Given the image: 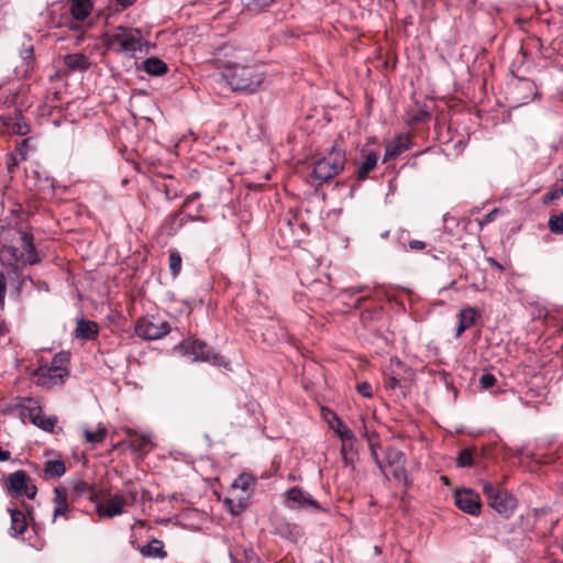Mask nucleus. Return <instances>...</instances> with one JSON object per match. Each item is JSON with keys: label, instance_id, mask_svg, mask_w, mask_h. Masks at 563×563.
Returning <instances> with one entry per match:
<instances>
[{"label": "nucleus", "instance_id": "obj_37", "mask_svg": "<svg viewBox=\"0 0 563 563\" xmlns=\"http://www.w3.org/2000/svg\"><path fill=\"white\" fill-rule=\"evenodd\" d=\"M457 465L460 467H466L473 465V454L470 450L465 449L460 452L457 457Z\"/></svg>", "mask_w": 563, "mask_h": 563}, {"label": "nucleus", "instance_id": "obj_21", "mask_svg": "<svg viewBox=\"0 0 563 563\" xmlns=\"http://www.w3.org/2000/svg\"><path fill=\"white\" fill-rule=\"evenodd\" d=\"M323 417L327 420L329 427L340 437H350L352 430L339 418V416L332 410H324Z\"/></svg>", "mask_w": 563, "mask_h": 563}, {"label": "nucleus", "instance_id": "obj_51", "mask_svg": "<svg viewBox=\"0 0 563 563\" xmlns=\"http://www.w3.org/2000/svg\"><path fill=\"white\" fill-rule=\"evenodd\" d=\"M490 262H492V264H493L495 267H497L498 269H503V266H501L500 264H498L496 261L492 260Z\"/></svg>", "mask_w": 563, "mask_h": 563}, {"label": "nucleus", "instance_id": "obj_33", "mask_svg": "<svg viewBox=\"0 0 563 563\" xmlns=\"http://www.w3.org/2000/svg\"><path fill=\"white\" fill-rule=\"evenodd\" d=\"M169 269L173 277H177L181 271V256L177 251L169 252Z\"/></svg>", "mask_w": 563, "mask_h": 563}, {"label": "nucleus", "instance_id": "obj_20", "mask_svg": "<svg viewBox=\"0 0 563 563\" xmlns=\"http://www.w3.org/2000/svg\"><path fill=\"white\" fill-rule=\"evenodd\" d=\"M478 314V311L470 306L461 309L459 313V327L456 329L455 336L460 338L465 330L470 329L475 323Z\"/></svg>", "mask_w": 563, "mask_h": 563}, {"label": "nucleus", "instance_id": "obj_9", "mask_svg": "<svg viewBox=\"0 0 563 563\" xmlns=\"http://www.w3.org/2000/svg\"><path fill=\"white\" fill-rule=\"evenodd\" d=\"M7 483L9 490L13 496H24L29 499H33L36 496L37 488L24 471H16L10 474Z\"/></svg>", "mask_w": 563, "mask_h": 563}, {"label": "nucleus", "instance_id": "obj_53", "mask_svg": "<svg viewBox=\"0 0 563 563\" xmlns=\"http://www.w3.org/2000/svg\"><path fill=\"white\" fill-rule=\"evenodd\" d=\"M443 482L444 483H448V478L446 477H442Z\"/></svg>", "mask_w": 563, "mask_h": 563}, {"label": "nucleus", "instance_id": "obj_24", "mask_svg": "<svg viewBox=\"0 0 563 563\" xmlns=\"http://www.w3.org/2000/svg\"><path fill=\"white\" fill-rule=\"evenodd\" d=\"M54 519L64 516L68 511L67 493L64 488L54 489Z\"/></svg>", "mask_w": 563, "mask_h": 563}, {"label": "nucleus", "instance_id": "obj_28", "mask_svg": "<svg viewBox=\"0 0 563 563\" xmlns=\"http://www.w3.org/2000/svg\"><path fill=\"white\" fill-rule=\"evenodd\" d=\"M143 68L147 74L154 76H161L167 71V65L156 57H151L144 60Z\"/></svg>", "mask_w": 563, "mask_h": 563}, {"label": "nucleus", "instance_id": "obj_32", "mask_svg": "<svg viewBox=\"0 0 563 563\" xmlns=\"http://www.w3.org/2000/svg\"><path fill=\"white\" fill-rule=\"evenodd\" d=\"M254 479L252 476L243 474L239 476L234 483L232 484L231 494H234L236 489H241L243 493H246L251 485L253 484Z\"/></svg>", "mask_w": 563, "mask_h": 563}, {"label": "nucleus", "instance_id": "obj_11", "mask_svg": "<svg viewBox=\"0 0 563 563\" xmlns=\"http://www.w3.org/2000/svg\"><path fill=\"white\" fill-rule=\"evenodd\" d=\"M455 505L464 512L476 516L481 511L479 495L472 489H460L455 493Z\"/></svg>", "mask_w": 563, "mask_h": 563}, {"label": "nucleus", "instance_id": "obj_4", "mask_svg": "<svg viewBox=\"0 0 563 563\" xmlns=\"http://www.w3.org/2000/svg\"><path fill=\"white\" fill-rule=\"evenodd\" d=\"M68 353L62 352L54 356L51 365L40 366L33 374L36 385L51 388L64 383L68 376Z\"/></svg>", "mask_w": 563, "mask_h": 563}, {"label": "nucleus", "instance_id": "obj_25", "mask_svg": "<svg viewBox=\"0 0 563 563\" xmlns=\"http://www.w3.org/2000/svg\"><path fill=\"white\" fill-rule=\"evenodd\" d=\"M340 439L342 441V445H341L342 459L346 465L352 464L353 460H354V455H355V442H356L355 435L353 434V432H351L349 439H347V437L346 438L342 437Z\"/></svg>", "mask_w": 563, "mask_h": 563}, {"label": "nucleus", "instance_id": "obj_48", "mask_svg": "<svg viewBox=\"0 0 563 563\" xmlns=\"http://www.w3.org/2000/svg\"><path fill=\"white\" fill-rule=\"evenodd\" d=\"M11 457V453L10 451L8 450H3L1 446H0V461L1 462H5L8 460H10Z\"/></svg>", "mask_w": 563, "mask_h": 563}, {"label": "nucleus", "instance_id": "obj_22", "mask_svg": "<svg viewBox=\"0 0 563 563\" xmlns=\"http://www.w3.org/2000/svg\"><path fill=\"white\" fill-rule=\"evenodd\" d=\"M362 158L363 162L357 168V177L360 179H365L368 173L376 167L378 157L373 151H363Z\"/></svg>", "mask_w": 563, "mask_h": 563}, {"label": "nucleus", "instance_id": "obj_31", "mask_svg": "<svg viewBox=\"0 0 563 563\" xmlns=\"http://www.w3.org/2000/svg\"><path fill=\"white\" fill-rule=\"evenodd\" d=\"M44 472L49 477H60L66 472V465L62 460H48L45 463Z\"/></svg>", "mask_w": 563, "mask_h": 563}, {"label": "nucleus", "instance_id": "obj_30", "mask_svg": "<svg viewBox=\"0 0 563 563\" xmlns=\"http://www.w3.org/2000/svg\"><path fill=\"white\" fill-rule=\"evenodd\" d=\"M84 438L87 443L92 445L102 442L107 435V428L102 424H98L96 431H91L87 428L84 429Z\"/></svg>", "mask_w": 563, "mask_h": 563}, {"label": "nucleus", "instance_id": "obj_10", "mask_svg": "<svg viewBox=\"0 0 563 563\" xmlns=\"http://www.w3.org/2000/svg\"><path fill=\"white\" fill-rule=\"evenodd\" d=\"M21 85L18 82H7L0 86V103L8 106H15L19 111L27 107L24 100V89H20Z\"/></svg>", "mask_w": 563, "mask_h": 563}, {"label": "nucleus", "instance_id": "obj_6", "mask_svg": "<svg viewBox=\"0 0 563 563\" xmlns=\"http://www.w3.org/2000/svg\"><path fill=\"white\" fill-rule=\"evenodd\" d=\"M483 490L487 497L488 505L500 515L508 517L517 506L516 498L498 486L484 482Z\"/></svg>", "mask_w": 563, "mask_h": 563}, {"label": "nucleus", "instance_id": "obj_16", "mask_svg": "<svg viewBox=\"0 0 563 563\" xmlns=\"http://www.w3.org/2000/svg\"><path fill=\"white\" fill-rule=\"evenodd\" d=\"M187 349H190V353L195 355V361H206L212 362L217 365L224 364V361L221 356L212 354L211 351L207 347L203 342L194 340L192 342H188Z\"/></svg>", "mask_w": 563, "mask_h": 563}, {"label": "nucleus", "instance_id": "obj_49", "mask_svg": "<svg viewBox=\"0 0 563 563\" xmlns=\"http://www.w3.org/2000/svg\"><path fill=\"white\" fill-rule=\"evenodd\" d=\"M366 289V287H351L346 290H344L345 294H349V295H355L357 292H362Z\"/></svg>", "mask_w": 563, "mask_h": 563}, {"label": "nucleus", "instance_id": "obj_35", "mask_svg": "<svg viewBox=\"0 0 563 563\" xmlns=\"http://www.w3.org/2000/svg\"><path fill=\"white\" fill-rule=\"evenodd\" d=\"M386 460H387L388 465L390 466V465L404 463L405 456L400 451L389 449L386 452Z\"/></svg>", "mask_w": 563, "mask_h": 563}, {"label": "nucleus", "instance_id": "obj_41", "mask_svg": "<svg viewBox=\"0 0 563 563\" xmlns=\"http://www.w3.org/2000/svg\"><path fill=\"white\" fill-rule=\"evenodd\" d=\"M479 383H481L482 388L488 389V388L493 387L496 384V378L492 374H484L481 377Z\"/></svg>", "mask_w": 563, "mask_h": 563}, {"label": "nucleus", "instance_id": "obj_26", "mask_svg": "<svg viewBox=\"0 0 563 563\" xmlns=\"http://www.w3.org/2000/svg\"><path fill=\"white\" fill-rule=\"evenodd\" d=\"M11 516V531L13 534H22L26 530L27 521L25 515L18 509H9Z\"/></svg>", "mask_w": 563, "mask_h": 563}, {"label": "nucleus", "instance_id": "obj_42", "mask_svg": "<svg viewBox=\"0 0 563 563\" xmlns=\"http://www.w3.org/2000/svg\"><path fill=\"white\" fill-rule=\"evenodd\" d=\"M368 442H369V446H371V450H372V455H373L377 466L379 467V470L382 472L385 473L383 463L378 460L377 453H376L375 448H374L375 446L374 437H368Z\"/></svg>", "mask_w": 563, "mask_h": 563}, {"label": "nucleus", "instance_id": "obj_46", "mask_svg": "<svg viewBox=\"0 0 563 563\" xmlns=\"http://www.w3.org/2000/svg\"><path fill=\"white\" fill-rule=\"evenodd\" d=\"M409 247L411 250H423L426 247V244L422 241L413 240L409 243Z\"/></svg>", "mask_w": 563, "mask_h": 563}, {"label": "nucleus", "instance_id": "obj_19", "mask_svg": "<svg viewBox=\"0 0 563 563\" xmlns=\"http://www.w3.org/2000/svg\"><path fill=\"white\" fill-rule=\"evenodd\" d=\"M128 445L131 450L141 454L148 453L153 448L152 439L148 434H137L134 431L129 430Z\"/></svg>", "mask_w": 563, "mask_h": 563}, {"label": "nucleus", "instance_id": "obj_8", "mask_svg": "<svg viewBox=\"0 0 563 563\" xmlns=\"http://www.w3.org/2000/svg\"><path fill=\"white\" fill-rule=\"evenodd\" d=\"M170 328L167 321L157 316L141 318L135 324V333L145 340H157L166 335Z\"/></svg>", "mask_w": 563, "mask_h": 563}, {"label": "nucleus", "instance_id": "obj_39", "mask_svg": "<svg viewBox=\"0 0 563 563\" xmlns=\"http://www.w3.org/2000/svg\"><path fill=\"white\" fill-rule=\"evenodd\" d=\"M356 389L363 397L371 398L373 396V388L366 382L357 384Z\"/></svg>", "mask_w": 563, "mask_h": 563}, {"label": "nucleus", "instance_id": "obj_2", "mask_svg": "<svg viewBox=\"0 0 563 563\" xmlns=\"http://www.w3.org/2000/svg\"><path fill=\"white\" fill-rule=\"evenodd\" d=\"M103 42L109 49L129 57H134L137 52L141 53L145 45L140 30L125 26L109 30L103 35Z\"/></svg>", "mask_w": 563, "mask_h": 563}, {"label": "nucleus", "instance_id": "obj_50", "mask_svg": "<svg viewBox=\"0 0 563 563\" xmlns=\"http://www.w3.org/2000/svg\"><path fill=\"white\" fill-rule=\"evenodd\" d=\"M119 3H121L122 5H130L134 2V0H117Z\"/></svg>", "mask_w": 563, "mask_h": 563}, {"label": "nucleus", "instance_id": "obj_29", "mask_svg": "<svg viewBox=\"0 0 563 563\" xmlns=\"http://www.w3.org/2000/svg\"><path fill=\"white\" fill-rule=\"evenodd\" d=\"M141 554L143 556L163 558L165 556L164 545L162 541L153 539L146 545L141 548Z\"/></svg>", "mask_w": 563, "mask_h": 563}, {"label": "nucleus", "instance_id": "obj_40", "mask_svg": "<svg viewBox=\"0 0 563 563\" xmlns=\"http://www.w3.org/2000/svg\"><path fill=\"white\" fill-rule=\"evenodd\" d=\"M390 467H393V476L396 479H404L406 477L405 462L390 465Z\"/></svg>", "mask_w": 563, "mask_h": 563}, {"label": "nucleus", "instance_id": "obj_12", "mask_svg": "<svg viewBox=\"0 0 563 563\" xmlns=\"http://www.w3.org/2000/svg\"><path fill=\"white\" fill-rule=\"evenodd\" d=\"M129 504L128 499L121 494H114L108 500L97 505V511L100 517L112 518L124 512V507Z\"/></svg>", "mask_w": 563, "mask_h": 563}, {"label": "nucleus", "instance_id": "obj_38", "mask_svg": "<svg viewBox=\"0 0 563 563\" xmlns=\"http://www.w3.org/2000/svg\"><path fill=\"white\" fill-rule=\"evenodd\" d=\"M33 55V47L32 46H27L26 48H24L23 53H22V57L23 59L25 60V68L23 70H18V75H21V76H26L29 70L31 69V63H30V59Z\"/></svg>", "mask_w": 563, "mask_h": 563}, {"label": "nucleus", "instance_id": "obj_54", "mask_svg": "<svg viewBox=\"0 0 563 563\" xmlns=\"http://www.w3.org/2000/svg\"><path fill=\"white\" fill-rule=\"evenodd\" d=\"M135 499V495H132L131 496V501H133Z\"/></svg>", "mask_w": 563, "mask_h": 563}, {"label": "nucleus", "instance_id": "obj_13", "mask_svg": "<svg viewBox=\"0 0 563 563\" xmlns=\"http://www.w3.org/2000/svg\"><path fill=\"white\" fill-rule=\"evenodd\" d=\"M29 131V124L24 121L20 112L14 117H0V134L26 135Z\"/></svg>", "mask_w": 563, "mask_h": 563}, {"label": "nucleus", "instance_id": "obj_15", "mask_svg": "<svg viewBox=\"0 0 563 563\" xmlns=\"http://www.w3.org/2000/svg\"><path fill=\"white\" fill-rule=\"evenodd\" d=\"M69 10L73 18L70 26L78 27L79 23H82L89 18L92 10V2L91 0H71Z\"/></svg>", "mask_w": 563, "mask_h": 563}, {"label": "nucleus", "instance_id": "obj_7", "mask_svg": "<svg viewBox=\"0 0 563 563\" xmlns=\"http://www.w3.org/2000/svg\"><path fill=\"white\" fill-rule=\"evenodd\" d=\"M21 413L27 417L30 421L44 431H53L57 418L53 416H45L38 401L32 398H22L19 402Z\"/></svg>", "mask_w": 563, "mask_h": 563}, {"label": "nucleus", "instance_id": "obj_52", "mask_svg": "<svg viewBox=\"0 0 563 563\" xmlns=\"http://www.w3.org/2000/svg\"><path fill=\"white\" fill-rule=\"evenodd\" d=\"M560 197L563 196V187L558 189Z\"/></svg>", "mask_w": 563, "mask_h": 563}, {"label": "nucleus", "instance_id": "obj_3", "mask_svg": "<svg viewBox=\"0 0 563 563\" xmlns=\"http://www.w3.org/2000/svg\"><path fill=\"white\" fill-rule=\"evenodd\" d=\"M0 261L2 265L9 267L32 265L40 262V256L33 244V238L22 232L14 245H4L1 249Z\"/></svg>", "mask_w": 563, "mask_h": 563}, {"label": "nucleus", "instance_id": "obj_34", "mask_svg": "<svg viewBox=\"0 0 563 563\" xmlns=\"http://www.w3.org/2000/svg\"><path fill=\"white\" fill-rule=\"evenodd\" d=\"M225 503L228 504L230 511L233 515H238L246 507V497H239L236 501L234 497H228L225 498Z\"/></svg>", "mask_w": 563, "mask_h": 563}, {"label": "nucleus", "instance_id": "obj_17", "mask_svg": "<svg viewBox=\"0 0 563 563\" xmlns=\"http://www.w3.org/2000/svg\"><path fill=\"white\" fill-rule=\"evenodd\" d=\"M406 365L398 358H391L389 367L385 371V387L395 389L406 372Z\"/></svg>", "mask_w": 563, "mask_h": 563}, {"label": "nucleus", "instance_id": "obj_27", "mask_svg": "<svg viewBox=\"0 0 563 563\" xmlns=\"http://www.w3.org/2000/svg\"><path fill=\"white\" fill-rule=\"evenodd\" d=\"M64 63L70 70H86L90 65L88 58L80 53L66 55Z\"/></svg>", "mask_w": 563, "mask_h": 563}, {"label": "nucleus", "instance_id": "obj_47", "mask_svg": "<svg viewBox=\"0 0 563 563\" xmlns=\"http://www.w3.org/2000/svg\"><path fill=\"white\" fill-rule=\"evenodd\" d=\"M276 0H253L254 4L261 9L266 8L274 3Z\"/></svg>", "mask_w": 563, "mask_h": 563}, {"label": "nucleus", "instance_id": "obj_45", "mask_svg": "<svg viewBox=\"0 0 563 563\" xmlns=\"http://www.w3.org/2000/svg\"><path fill=\"white\" fill-rule=\"evenodd\" d=\"M559 198H560L559 191H558V189H555L545 195L544 202H550V201H553Z\"/></svg>", "mask_w": 563, "mask_h": 563}, {"label": "nucleus", "instance_id": "obj_44", "mask_svg": "<svg viewBox=\"0 0 563 563\" xmlns=\"http://www.w3.org/2000/svg\"><path fill=\"white\" fill-rule=\"evenodd\" d=\"M5 290H7L5 278H4L3 274L0 273V305H2L4 302Z\"/></svg>", "mask_w": 563, "mask_h": 563}, {"label": "nucleus", "instance_id": "obj_36", "mask_svg": "<svg viewBox=\"0 0 563 563\" xmlns=\"http://www.w3.org/2000/svg\"><path fill=\"white\" fill-rule=\"evenodd\" d=\"M549 228L553 233H563V212L560 216H552L550 218Z\"/></svg>", "mask_w": 563, "mask_h": 563}, {"label": "nucleus", "instance_id": "obj_5", "mask_svg": "<svg viewBox=\"0 0 563 563\" xmlns=\"http://www.w3.org/2000/svg\"><path fill=\"white\" fill-rule=\"evenodd\" d=\"M345 155L342 151L333 148L328 156L317 161L313 166V176L323 183L338 175L344 167Z\"/></svg>", "mask_w": 563, "mask_h": 563}, {"label": "nucleus", "instance_id": "obj_43", "mask_svg": "<svg viewBox=\"0 0 563 563\" xmlns=\"http://www.w3.org/2000/svg\"><path fill=\"white\" fill-rule=\"evenodd\" d=\"M29 139L23 140L16 147V152L21 155L22 159H25L27 147H29Z\"/></svg>", "mask_w": 563, "mask_h": 563}, {"label": "nucleus", "instance_id": "obj_14", "mask_svg": "<svg viewBox=\"0 0 563 563\" xmlns=\"http://www.w3.org/2000/svg\"><path fill=\"white\" fill-rule=\"evenodd\" d=\"M286 500L290 508L313 507L319 508L318 503L300 488L294 487L286 492Z\"/></svg>", "mask_w": 563, "mask_h": 563}, {"label": "nucleus", "instance_id": "obj_23", "mask_svg": "<svg viewBox=\"0 0 563 563\" xmlns=\"http://www.w3.org/2000/svg\"><path fill=\"white\" fill-rule=\"evenodd\" d=\"M98 333V325L92 321L79 320L75 329V336L84 340L95 339Z\"/></svg>", "mask_w": 563, "mask_h": 563}, {"label": "nucleus", "instance_id": "obj_18", "mask_svg": "<svg viewBox=\"0 0 563 563\" xmlns=\"http://www.w3.org/2000/svg\"><path fill=\"white\" fill-rule=\"evenodd\" d=\"M410 148V137L408 134H400L396 139L386 143L384 162L396 158L398 155Z\"/></svg>", "mask_w": 563, "mask_h": 563}, {"label": "nucleus", "instance_id": "obj_1", "mask_svg": "<svg viewBox=\"0 0 563 563\" xmlns=\"http://www.w3.org/2000/svg\"><path fill=\"white\" fill-rule=\"evenodd\" d=\"M219 58L223 76L233 90L255 91L264 81L263 67L253 62L252 55L245 49L224 47Z\"/></svg>", "mask_w": 563, "mask_h": 563}]
</instances>
